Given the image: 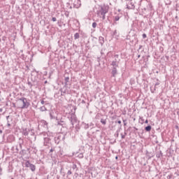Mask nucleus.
<instances>
[{
    "instance_id": "obj_1",
    "label": "nucleus",
    "mask_w": 179,
    "mask_h": 179,
    "mask_svg": "<svg viewBox=\"0 0 179 179\" xmlns=\"http://www.w3.org/2000/svg\"><path fill=\"white\" fill-rule=\"evenodd\" d=\"M110 7L108 6H103L101 7V9L96 11L98 16L101 17L102 20H106V14L108 13V10Z\"/></svg>"
},
{
    "instance_id": "obj_2",
    "label": "nucleus",
    "mask_w": 179,
    "mask_h": 179,
    "mask_svg": "<svg viewBox=\"0 0 179 179\" xmlns=\"http://www.w3.org/2000/svg\"><path fill=\"white\" fill-rule=\"evenodd\" d=\"M18 103L20 104V108H29V106H30V103L27 101V99L24 97H22L18 99Z\"/></svg>"
},
{
    "instance_id": "obj_3",
    "label": "nucleus",
    "mask_w": 179,
    "mask_h": 179,
    "mask_svg": "<svg viewBox=\"0 0 179 179\" xmlns=\"http://www.w3.org/2000/svg\"><path fill=\"white\" fill-rule=\"evenodd\" d=\"M61 141H65V134L59 133L57 136L55 137V142L58 145Z\"/></svg>"
},
{
    "instance_id": "obj_4",
    "label": "nucleus",
    "mask_w": 179,
    "mask_h": 179,
    "mask_svg": "<svg viewBox=\"0 0 179 179\" xmlns=\"http://www.w3.org/2000/svg\"><path fill=\"white\" fill-rule=\"evenodd\" d=\"M25 166L29 168L32 171H36V166L30 163V161H27L25 162Z\"/></svg>"
},
{
    "instance_id": "obj_5",
    "label": "nucleus",
    "mask_w": 179,
    "mask_h": 179,
    "mask_svg": "<svg viewBox=\"0 0 179 179\" xmlns=\"http://www.w3.org/2000/svg\"><path fill=\"white\" fill-rule=\"evenodd\" d=\"M69 118V121L71 124V125H75L76 124L78 119L76 118V115H71V116Z\"/></svg>"
},
{
    "instance_id": "obj_6",
    "label": "nucleus",
    "mask_w": 179,
    "mask_h": 179,
    "mask_svg": "<svg viewBox=\"0 0 179 179\" xmlns=\"http://www.w3.org/2000/svg\"><path fill=\"white\" fill-rule=\"evenodd\" d=\"M57 121V125H61V127H63V128H64L65 127H66V123H65L64 121L63 120H59L58 118H56Z\"/></svg>"
},
{
    "instance_id": "obj_7",
    "label": "nucleus",
    "mask_w": 179,
    "mask_h": 179,
    "mask_svg": "<svg viewBox=\"0 0 179 179\" xmlns=\"http://www.w3.org/2000/svg\"><path fill=\"white\" fill-rule=\"evenodd\" d=\"M80 0H77L76 1H75V3H73V6L74 8H76V9L80 8Z\"/></svg>"
},
{
    "instance_id": "obj_8",
    "label": "nucleus",
    "mask_w": 179,
    "mask_h": 179,
    "mask_svg": "<svg viewBox=\"0 0 179 179\" xmlns=\"http://www.w3.org/2000/svg\"><path fill=\"white\" fill-rule=\"evenodd\" d=\"M30 131V129L26 128V129H23L22 134V135H24V136H27V135H29V132Z\"/></svg>"
},
{
    "instance_id": "obj_9",
    "label": "nucleus",
    "mask_w": 179,
    "mask_h": 179,
    "mask_svg": "<svg viewBox=\"0 0 179 179\" xmlns=\"http://www.w3.org/2000/svg\"><path fill=\"white\" fill-rule=\"evenodd\" d=\"M50 138L48 137H45L44 138V142H43V145L44 146H48V143H50Z\"/></svg>"
},
{
    "instance_id": "obj_10",
    "label": "nucleus",
    "mask_w": 179,
    "mask_h": 179,
    "mask_svg": "<svg viewBox=\"0 0 179 179\" xmlns=\"http://www.w3.org/2000/svg\"><path fill=\"white\" fill-rule=\"evenodd\" d=\"M111 65L113 68H118V62L117 60L112 62Z\"/></svg>"
},
{
    "instance_id": "obj_11",
    "label": "nucleus",
    "mask_w": 179,
    "mask_h": 179,
    "mask_svg": "<svg viewBox=\"0 0 179 179\" xmlns=\"http://www.w3.org/2000/svg\"><path fill=\"white\" fill-rule=\"evenodd\" d=\"M99 41L101 43V45H103L104 44V37L99 36Z\"/></svg>"
},
{
    "instance_id": "obj_12",
    "label": "nucleus",
    "mask_w": 179,
    "mask_h": 179,
    "mask_svg": "<svg viewBox=\"0 0 179 179\" xmlns=\"http://www.w3.org/2000/svg\"><path fill=\"white\" fill-rule=\"evenodd\" d=\"M60 92L62 93V96H64V94H66V90H65V87L60 89Z\"/></svg>"
},
{
    "instance_id": "obj_13",
    "label": "nucleus",
    "mask_w": 179,
    "mask_h": 179,
    "mask_svg": "<svg viewBox=\"0 0 179 179\" xmlns=\"http://www.w3.org/2000/svg\"><path fill=\"white\" fill-rule=\"evenodd\" d=\"M145 130L147 132H150V131H152V126L148 125V126L145 127Z\"/></svg>"
},
{
    "instance_id": "obj_14",
    "label": "nucleus",
    "mask_w": 179,
    "mask_h": 179,
    "mask_svg": "<svg viewBox=\"0 0 179 179\" xmlns=\"http://www.w3.org/2000/svg\"><path fill=\"white\" fill-rule=\"evenodd\" d=\"M112 75L113 77H115V75H117V68H113L112 70Z\"/></svg>"
},
{
    "instance_id": "obj_15",
    "label": "nucleus",
    "mask_w": 179,
    "mask_h": 179,
    "mask_svg": "<svg viewBox=\"0 0 179 179\" xmlns=\"http://www.w3.org/2000/svg\"><path fill=\"white\" fill-rule=\"evenodd\" d=\"M162 156H163V152H162V151H159L156 155V157H157L158 159H159V157H162Z\"/></svg>"
},
{
    "instance_id": "obj_16",
    "label": "nucleus",
    "mask_w": 179,
    "mask_h": 179,
    "mask_svg": "<svg viewBox=\"0 0 179 179\" xmlns=\"http://www.w3.org/2000/svg\"><path fill=\"white\" fill-rule=\"evenodd\" d=\"M130 5L131 6H127L128 9H135V5L134 4V3L131 2Z\"/></svg>"
},
{
    "instance_id": "obj_17",
    "label": "nucleus",
    "mask_w": 179,
    "mask_h": 179,
    "mask_svg": "<svg viewBox=\"0 0 179 179\" xmlns=\"http://www.w3.org/2000/svg\"><path fill=\"white\" fill-rule=\"evenodd\" d=\"M39 110H40V111H47V108H45V106H41L40 108H39Z\"/></svg>"
},
{
    "instance_id": "obj_18",
    "label": "nucleus",
    "mask_w": 179,
    "mask_h": 179,
    "mask_svg": "<svg viewBox=\"0 0 179 179\" xmlns=\"http://www.w3.org/2000/svg\"><path fill=\"white\" fill-rule=\"evenodd\" d=\"M50 120H55V116H54V112L50 113Z\"/></svg>"
},
{
    "instance_id": "obj_19",
    "label": "nucleus",
    "mask_w": 179,
    "mask_h": 179,
    "mask_svg": "<svg viewBox=\"0 0 179 179\" xmlns=\"http://www.w3.org/2000/svg\"><path fill=\"white\" fill-rule=\"evenodd\" d=\"M7 120V124H10V122L12 121V117L10 116H6Z\"/></svg>"
},
{
    "instance_id": "obj_20",
    "label": "nucleus",
    "mask_w": 179,
    "mask_h": 179,
    "mask_svg": "<svg viewBox=\"0 0 179 179\" xmlns=\"http://www.w3.org/2000/svg\"><path fill=\"white\" fill-rule=\"evenodd\" d=\"M101 122L103 125H106L107 124V120L106 119H101Z\"/></svg>"
},
{
    "instance_id": "obj_21",
    "label": "nucleus",
    "mask_w": 179,
    "mask_h": 179,
    "mask_svg": "<svg viewBox=\"0 0 179 179\" xmlns=\"http://www.w3.org/2000/svg\"><path fill=\"white\" fill-rule=\"evenodd\" d=\"M79 37H80L79 33H76V34H74V38H75V40H78V38H79Z\"/></svg>"
},
{
    "instance_id": "obj_22",
    "label": "nucleus",
    "mask_w": 179,
    "mask_h": 179,
    "mask_svg": "<svg viewBox=\"0 0 179 179\" xmlns=\"http://www.w3.org/2000/svg\"><path fill=\"white\" fill-rule=\"evenodd\" d=\"M65 86L68 85V82H69V77H66L65 78Z\"/></svg>"
},
{
    "instance_id": "obj_23",
    "label": "nucleus",
    "mask_w": 179,
    "mask_h": 179,
    "mask_svg": "<svg viewBox=\"0 0 179 179\" xmlns=\"http://www.w3.org/2000/svg\"><path fill=\"white\" fill-rule=\"evenodd\" d=\"M92 27H93V29H96V27H97V23L96 22H93L92 23Z\"/></svg>"
},
{
    "instance_id": "obj_24",
    "label": "nucleus",
    "mask_w": 179,
    "mask_h": 179,
    "mask_svg": "<svg viewBox=\"0 0 179 179\" xmlns=\"http://www.w3.org/2000/svg\"><path fill=\"white\" fill-rule=\"evenodd\" d=\"M118 20H120V16L116 15V16L115 17V22H118Z\"/></svg>"
},
{
    "instance_id": "obj_25",
    "label": "nucleus",
    "mask_w": 179,
    "mask_h": 179,
    "mask_svg": "<svg viewBox=\"0 0 179 179\" xmlns=\"http://www.w3.org/2000/svg\"><path fill=\"white\" fill-rule=\"evenodd\" d=\"M168 179H173V174H170L167 176Z\"/></svg>"
},
{
    "instance_id": "obj_26",
    "label": "nucleus",
    "mask_w": 179,
    "mask_h": 179,
    "mask_svg": "<svg viewBox=\"0 0 179 179\" xmlns=\"http://www.w3.org/2000/svg\"><path fill=\"white\" fill-rule=\"evenodd\" d=\"M120 135H121L122 139H125V135L124 134L122 133Z\"/></svg>"
},
{
    "instance_id": "obj_27",
    "label": "nucleus",
    "mask_w": 179,
    "mask_h": 179,
    "mask_svg": "<svg viewBox=\"0 0 179 179\" xmlns=\"http://www.w3.org/2000/svg\"><path fill=\"white\" fill-rule=\"evenodd\" d=\"M24 153V150H21V151L20 152V154L22 156H23Z\"/></svg>"
},
{
    "instance_id": "obj_28",
    "label": "nucleus",
    "mask_w": 179,
    "mask_h": 179,
    "mask_svg": "<svg viewBox=\"0 0 179 179\" xmlns=\"http://www.w3.org/2000/svg\"><path fill=\"white\" fill-rule=\"evenodd\" d=\"M77 168L76 164H73L72 169L73 170H75Z\"/></svg>"
},
{
    "instance_id": "obj_29",
    "label": "nucleus",
    "mask_w": 179,
    "mask_h": 179,
    "mask_svg": "<svg viewBox=\"0 0 179 179\" xmlns=\"http://www.w3.org/2000/svg\"><path fill=\"white\" fill-rule=\"evenodd\" d=\"M52 22H57V18L55 17H53L52 18Z\"/></svg>"
},
{
    "instance_id": "obj_30",
    "label": "nucleus",
    "mask_w": 179,
    "mask_h": 179,
    "mask_svg": "<svg viewBox=\"0 0 179 179\" xmlns=\"http://www.w3.org/2000/svg\"><path fill=\"white\" fill-rule=\"evenodd\" d=\"M41 104H42V105L45 104V101H44V100H42V101H41Z\"/></svg>"
},
{
    "instance_id": "obj_31",
    "label": "nucleus",
    "mask_w": 179,
    "mask_h": 179,
    "mask_svg": "<svg viewBox=\"0 0 179 179\" xmlns=\"http://www.w3.org/2000/svg\"><path fill=\"white\" fill-rule=\"evenodd\" d=\"M67 174H68V176H71V174H72V171H69L67 172Z\"/></svg>"
},
{
    "instance_id": "obj_32",
    "label": "nucleus",
    "mask_w": 179,
    "mask_h": 179,
    "mask_svg": "<svg viewBox=\"0 0 179 179\" xmlns=\"http://www.w3.org/2000/svg\"><path fill=\"white\" fill-rule=\"evenodd\" d=\"M147 36H146V34H143V38H146Z\"/></svg>"
},
{
    "instance_id": "obj_33",
    "label": "nucleus",
    "mask_w": 179,
    "mask_h": 179,
    "mask_svg": "<svg viewBox=\"0 0 179 179\" xmlns=\"http://www.w3.org/2000/svg\"><path fill=\"white\" fill-rule=\"evenodd\" d=\"M28 85H29V86H30V87H31V86H33V85H31V82H28Z\"/></svg>"
},
{
    "instance_id": "obj_34",
    "label": "nucleus",
    "mask_w": 179,
    "mask_h": 179,
    "mask_svg": "<svg viewBox=\"0 0 179 179\" xmlns=\"http://www.w3.org/2000/svg\"><path fill=\"white\" fill-rule=\"evenodd\" d=\"M81 103H82L83 104H85L86 102L85 101V100H83V101H81Z\"/></svg>"
},
{
    "instance_id": "obj_35",
    "label": "nucleus",
    "mask_w": 179,
    "mask_h": 179,
    "mask_svg": "<svg viewBox=\"0 0 179 179\" xmlns=\"http://www.w3.org/2000/svg\"><path fill=\"white\" fill-rule=\"evenodd\" d=\"M149 122V121L148 120H146L145 121V124H148Z\"/></svg>"
},
{
    "instance_id": "obj_36",
    "label": "nucleus",
    "mask_w": 179,
    "mask_h": 179,
    "mask_svg": "<svg viewBox=\"0 0 179 179\" xmlns=\"http://www.w3.org/2000/svg\"><path fill=\"white\" fill-rule=\"evenodd\" d=\"M10 123H7V126L9 127H10Z\"/></svg>"
},
{
    "instance_id": "obj_37",
    "label": "nucleus",
    "mask_w": 179,
    "mask_h": 179,
    "mask_svg": "<svg viewBox=\"0 0 179 179\" xmlns=\"http://www.w3.org/2000/svg\"><path fill=\"white\" fill-rule=\"evenodd\" d=\"M117 124H121V120H118Z\"/></svg>"
},
{
    "instance_id": "obj_38",
    "label": "nucleus",
    "mask_w": 179,
    "mask_h": 179,
    "mask_svg": "<svg viewBox=\"0 0 179 179\" xmlns=\"http://www.w3.org/2000/svg\"><path fill=\"white\" fill-rule=\"evenodd\" d=\"M124 136H127V131H124Z\"/></svg>"
},
{
    "instance_id": "obj_39",
    "label": "nucleus",
    "mask_w": 179,
    "mask_h": 179,
    "mask_svg": "<svg viewBox=\"0 0 179 179\" xmlns=\"http://www.w3.org/2000/svg\"><path fill=\"white\" fill-rule=\"evenodd\" d=\"M50 152H54V149H52V148L50 149Z\"/></svg>"
},
{
    "instance_id": "obj_40",
    "label": "nucleus",
    "mask_w": 179,
    "mask_h": 179,
    "mask_svg": "<svg viewBox=\"0 0 179 179\" xmlns=\"http://www.w3.org/2000/svg\"><path fill=\"white\" fill-rule=\"evenodd\" d=\"M124 122V125H127V123H125V120H123Z\"/></svg>"
},
{
    "instance_id": "obj_41",
    "label": "nucleus",
    "mask_w": 179,
    "mask_h": 179,
    "mask_svg": "<svg viewBox=\"0 0 179 179\" xmlns=\"http://www.w3.org/2000/svg\"><path fill=\"white\" fill-rule=\"evenodd\" d=\"M119 135L120 134L118 133H117V134H116L117 138H118Z\"/></svg>"
},
{
    "instance_id": "obj_42",
    "label": "nucleus",
    "mask_w": 179,
    "mask_h": 179,
    "mask_svg": "<svg viewBox=\"0 0 179 179\" xmlns=\"http://www.w3.org/2000/svg\"><path fill=\"white\" fill-rule=\"evenodd\" d=\"M20 148L22 149V143H20Z\"/></svg>"
},
{
    "instance_id": "obj_43",
    "label": "nucleus",
    "mask_w": 179,
    "mask_h": 179,
    "mask_svg": "<svg viewBox=\"0 0 179 179\" xmlns=\"http://www.w3.org/2000/svg\"><path fill=\"white\" fill-rule=\"evenodd\" d=\"M116 58H118V55H115Z\"/></svg>"
},
{
    "instance_id": "obj_44",
    "label": "nucleus",
    "mask_w": 179,
    "mask_h": 179,
    "mask_svg": "<svg viewBox=\"0 0 179 179\" xmlns=\"http://www.w3.org/2000/svg\"><path fill=\"white\" fill-rule=\"evenodd\" d=\"M138 58H141V55H138Z\"/></svg>"
},
{
    "instance_id": "obj_45",
    "label": "nucleus",
    "mask_w": 179,
    "mask_h": 179,
    "mask_svg": "<svg viewBox=\"0 0 179 179\" xmlns=\"http://www.w3.org/2000/svg\"><path fill=\"white\" fill-rule=\"evenodd\" d=\"M16 150H17V152H19V149L17 148H16Z\"/></svg>"
},
{
    "instance_id": "obj_46",
    "label": "nucleus",
    "mask_w": 179,
    "mask_h": 179,
    "mask_svg": "<svg viewBox=\"0 0 179 179\" xmlns=\"http://www.w3.org/2000/svg\"><path fill=\"white\" fill-rule=\"evenodd\" d=\"M176 19H178V16H176Z\"/></svg>"
},
{
    "instance_id": "obj_47",
    "label": "nucleus",
    "mask_w": 179,
    "mask_h": 179,
    "mask_svg": "<svg viewBox=\"0 0 179 179\" xmlns=\"http://www.w3.org/2000/svg\"><path fill=\"white\" fill-rule=\"evenodd\" d=\"M160 50H162L163 51V48H160Z\"/></svg>"
},
{
    "instance_id": "obj_48",
    "label": "nucleus",
    "mask_w": 179,
    "mask_h": 179,
    "mask_svg": "<svg viewBox=\"0 0 179 179\" xmlns=\"http://www.w3.org/2000/svg\"><path fill=\"white\" fill-rule=\"evenodd\" d=\"M48 83V81H45V84H47Z\"/></svg>"
},
{
    "instance_id": "obj_49",
    "label": "nucleus",
    "mask_w": 179,
    "mask_h": 179,
    "mask_svg": "<svg viewBox=\"0 0 179 179\" xmlns=\"http://www.w3.org/2000/svg\"><path fill=\"white\" fill-rule=\"evenodd\" d=\"M0 134H2V130H0Z\"/></svg>"
},
{
    "instance_id": "obj_50",
    "label": "nucleus",
    "mask_w": 179,
    "mask_h": 179,
    "mask_svg": "<svg viewBox=\"0 0 179 179\" xmlns=\"http://www.w3.org/2000/svg\"><path fill=\"white\" fill-rule=\"evenodd\" d=\"M115 159H118V157H115Z\"/></svg>"
},
{
    "instance_id": "obj_51",
    "label": "nucleus",
    "mask_w": 179,
    "mask_h": 179,
    "mask_svg": "<svg viewBox=\"0 0 179 179\" xmlns=\"http://www.w3.org/2000/svg\"><path fill=\"white\" fill-rule=\"evenodd\" d=\"M176 10H178V8H176Z\"/></svg>"
},
{
    "instance_id": "obj_52",
    "label": "nucleus",
    "mask_w": 179,
    "mask_h": 179,
    "mask_svg": "<svg viewBox=\"0 0 179 179\" xmlns=\"http://www.w3.org/2000/svg\"><path fill=\"white\" fill-rule=\"evenodd\" d=\"M0 111H2V109H0Z\"/></svg>"
},
{
    "instance_id": "obj_53",
    "label": "nucleus",
    "mask_w": 179,
    "mask_h": 179,
    "mask_svg": "<svg viewBox=\"0 0 179 179\" xmlns=\"http://www.w3.org/2000/svg\"><path fill=\"white\" fill-rule=\"evenodd\" d=\"M13 106H14V107H15V103H13Z\"/></svg>"
},
{
    "instance_id": "obj_54",
    "label": "nucleus",
    "mask_w": 179,
    "mask_h": 179,
    "mask_svg": "<svg viewBox=\"0 0 179 179\" xmlns=\"http://www.w3.org/2000/svg\"><path fill=\"white\" fill-rule=\"evenodd\" d=\"M11 179H13V178H11Z\"/></svg>"
}]
</instances>
